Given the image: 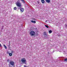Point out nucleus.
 Wrapping results in <instances>:
<instances>
[{"instance_id":"2eb2a0df","label":"nucleus","mask_w":67,"mask_h":67,"mask_svg":"<svg viewBox=\"0 0 67 67\" xmlns=\"http://www.w3.org/2000/svg\"><path fill=\"white\" fill-rule=\"evenodd\" d=\"M64 61H65L66 62H67V58H66L64 59Z\"/></svg>"},{"instance_id":"20e7f679","label":"nucleus","mask_w":67,"mask_h":67,"mask_svg":"<svg viewBox=\"0 0 67 67\" xmlns=\"http://www.w3.org/2000/svg\"><path fill=\"white\" fill-rule=\"evenodd\" d=\"M9 64H10L11 65H12V66H14V63L13 61H10Z\"/></svg>"},{"instance_id":"4468645a","label":"nucleus","mask_w":67,"mask_h":67,"mask_svg":"<svg viewBox=\"0 0 67 67\" xmlns=\"http://www.w3.org/2000/svg\"><path fill=\"white\" fill-rule=\"evenodd\" d=\"M14 10H16V8L15 7H14Z\"/></svg>"},{"instance_id":"393cba45","label":"nucleus","mask_w":67,"mask_h":67,"mask_svg":"<svg viewBox=\"0 0 67 67\" xmlns=\"http://www.w3.org/2000/svg\"><path fill=\"white\" fill-rule=\"evenodd\" d=\"M58 36H60V35H58Z\"/></svg>"},{"instance_id":"bb28decb","label":"nucleus","mask_w":67,"mask_h":67,"mask_svg":"<svg viewBox=\"0 0 67 67\" xmlns=\"http://www.w3.org/2000/svg\"><path fill=\"white\" fill-rule=\"evenodd\" d=\"M2 27H3V26H2Z\"/></svg>"},{"instance_id":"6ab92c4d","label":"nucleus","mask_w":67,"mask_h":67,"mask_svg":"<svg viewBox=\"0 0 67 67\" xmlns=\"http://www.w3.org/2000/svg\"><path fill=\"white\" fill-rule=\"evenodd\" d=\"M24 67H27V66H26V65H24Z\"/></svg>"},{"instance_id":"423d86ee","label":"nucleus","mask_w":67,"mask_h":67,"mask_svg":"<svg viewBox=\"0 0 67 67\" xmlns=\"http://www.w3.org/2000/svg\"><path fill=\"white\" fill-rule=\"evenodd\" d=\"M46 2H47L48 3H49L50 2H51V1L50 0H46Z\"/></svg>"},{"instance_id":"1a4fd4ad","label":"nucleus","mask_w":67,"mask_h":67,"mask_svg":"<svg viewBox=\"0 0 67 67\" xmlns=\"http://www.w3.org/2000/svg\"><path fill=\"white\" fill-rule=\"evenodd\" d=\"M9 55L10 56H12V53H9Z\"/></svg>"},{"instance_id":"dca6fc26","label":"nucleus","mask_w":67,"mask_h":67,"mask_svg":"<svg viewBox=\"0 0 67 67\" xmlns=\"http://www.w3.org/2000/svg\"><path fill=\"white\" fill-rule=\"evenodd\" d=\"M9 53H10V52H9V51H7V54H9Z\"/></svg>"},{"instance_id":"412c9836","label":"nucleus","mask_w":67,"mask_h":67,"mask_svg":"<svg viewBox=\"0 0 67 67\" xmlns=\"http://www.w3.org/2000/svg\"><path fill=\"white\" fill-rule=\"evenodd\" d=\"M0 47H2V46L1 45V44L0 43Z\"/></svg>"},{"instance_id":"7ed1b4c3","label":"nucleus","mask_w":67,"mask_h":67,"mask_svg":"<svg viewBox=\"0 0 67 67\" xmlns=\"http://www.w3.org/2000/svg\"><path fill=\"white\" fill-rule=\"evenodd\" d=\"M21 61L23 63H25L26 62V60L25 59L23 58L21 59Z\"/></svg>"},{"instance_id":"9d476101","label":"nucleus","mask_w":67,"mask_h":67,"mask_svg":"<svg viewBox=\"0 0 67 67\" xmlns=\"http://www.w3.org/2000/svg\"><path fill=\"white\" fill-rule=\"evenodd\" d=\"M49 34H51V33H52V31L51 30H50L49 31Z\"/></svg>"},{"instance_id":"f03ea898","label":"nucleus","mask_w":67,"mask_h":67,"mask_svg":"<svg viewBox=\"0 0 67 67\" xmlns=\"http://www.w3.org/2000/svg\"><path fill=\"white\" fill-rule=\"evenodd\" d=\"M16 5L18 7H20V8H21V3L19 2H17L16 3Z\"/></svg>"},{"instance_id":"aec40b11","label":"nucleus","mask_w":67,"mask_h":67,"mask_svg":"<svg viewBox=\"0 0 67 67\" xmlns=\"http://www.w3.org/2000/svg\"><path fill=\"white\" fill-rule=\"evenodd\" d=\"M9 59H8V60H7V62H9Z\"/></svg>"},{"instance_id":"9b49d317","label":"nucleus","mask_w":67,"mask_h":67,"mask_svg":"<svg viewBox=\"0 0 67 67\" xmlns=\"http://www.w3.org/2000/svg\"><path fill=\"white\" fill-rule=\"evenodd\" d=\"M41 2L42 3H44L45 2V1H44V0H42Z\"/></svg>"},{"instance_id":"f8f14e48","label":"nucleus","mask_w":67,"mask_h":67,"mask_svg":"<svg viewBox=\"0 0 67 67\" xmlns=\"http://www.w3.org/2000/svg\"><path fill=\"white\" fill-rule=\"evenodd\" d=\"M3 46L5 49H7V47L5 45V44H4Z\"/></svg>"},{"instance_id":"4be33fe9","label":"nucleus","mask_w":67,"mask_h":67,"mask_svg":"<svg viewBox=\"0 0 67 67\" xmlns=\"http://www.w3.org/2000/svg\"><path fill=\"white\" fill-rule=\"evenodd\" d=\"M9 67H12V66H10V65H9Z\"/></svg>"},{"instance_id":"a211bd4d","label":"nucleus","mask_w":67,"mask_h":67,"mask_svg":"<svg viewBox=\"0 0 67 67\" xmlns=\"http://www.w3.org/2000/svg\"><path fill=\"white\" fill-rule=\"evenodd\" d=\"M65 27H66V28H67V25L66 24L65 25Z\"/></svg>"},{"instance_id":"ddd939ff","label":"nucleus","mask_w":67,"mask_h":67,"mask_svg":"<svg viewBox=\"0 0 67 67\" xmlns=\"http://www.w3.org/2000/svg\"><path fill=\"white\" fill-rule=\"evenodd\" d=\"M20 0V1H21L23 2V3H25V1H24V0Z\"/></svg>"},{"instance_id":"5701e85b","label":"nucleus","mask_w":67,"mask_h":67,"mask_svg":"<svg viewBox=\"0 0 67 67\" xmlns=\"http://www.w3.org/2000/svg\"><path fill=\"white\" fill-rule=\"evenodd\" d=\"M37 3H40V2H39V1H38Z\"/></svg>"},{"instance_id":"39448f33","label":"nucleus","mask_w":67,"mask_h":67,"mask_svg":"<svg viewBox=\"0 0 67 67\" xmlns=\"http://www.w3.org/2000/svg\"><path fill=\"white\" fill-rule=\"evenodd\" d=\"M20 10L21 12H23V11H24V8H22L20 9Z\"/></svg>"},{"instance_id":"0eeeda50","label":"nucleus","mask_w":67,"mask_h":67,"mask_svg":"<svg viewBox=\"0 0 67 67\" xmlns=\"http://www.w3.org/2000/svg\"><path fill=\"white\" fill-rule=\"evenodd\" d=\"M43 34L46 36H47V34H46V32L45 31L43 33Z\"/></svg>"},{"instance_id":"a878e982","label":"nucleus","mask_w":67,"mask_h":67,"mask_svg":"<svg viewBox=\"0 0 67 67\" xmlns=\"http://www.w3.org/2000/svg\"><path fill=\"white\" fill-rule=\"evenodd\" d=\"M46 22H47V20H46Z\"/></svg>"},{"instance_id":"6e6552de","label":"nucleus","mask_w":67,"mask_h":67,"mask_svg":"<svg viewBox=\"0 0 67 67\" xmlns=\"http://www.w3.org/2000/svg\"><path fill=\"white\" fill-rule=\"evenodd\" d=\"M31 21L32 23H36V21Z\"/></svg>"},{"instance_id":"f257e3e1","label":"nucleus","mask_w":67,"mask_h":67,"mask_svg":"<svg viewBox=\"0 0 67 67\" xmlns=\"http://www.w3.org/2000/svg\"><path fill=\"white\" fill-rule=\"evenodd\" d=\"M30 34L31 36H35V32L34 31H31L30 33Z\"/></svg>"},{"instance_id":"b1692460","label":"nucleus","mask_w":67,"mask_h":67,"mask_svg":"<svg viewBox=\"0 0 67 67\" xmlns=\"http://www.w3.org/2000/svg\"><path fill=\"white\" fill-rule=\"evenodd\" d=\"M33 19L34 20H36V19H34V18H33Z\"/></svg>"},{"instance_id":"f3484780","label":"nucleus","mask_w":67,"mask_h":67,"mask_svg":"<svg viewBox=\"0 0 67 67\" xmlns=\"http://www.w3.org/2000/svg\"><path fill=\"white\" fill-rule=\"evenodd\" d=\"M45 26H46V27H47V28H48V26H47L46 25H45Z\"/></svg>"}]
</instances>
